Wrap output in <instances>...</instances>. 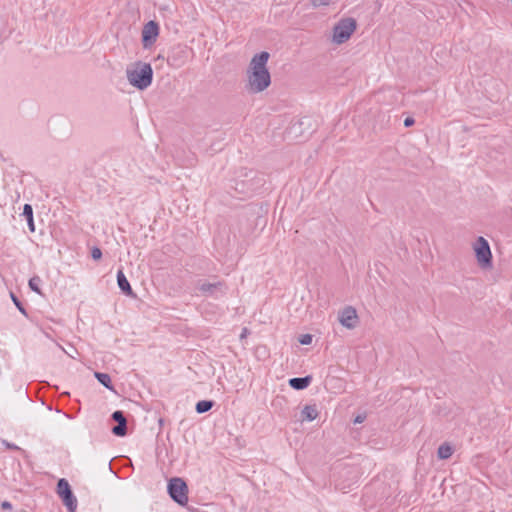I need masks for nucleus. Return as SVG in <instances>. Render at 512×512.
<instances>
[{
    "mask_svg": "<svg viewBox=\"0 0 512 512\" xmlns=\"http://www.w3.org/2000/svg\"><path fill=\"white\" fill-rule=\"evenodd\" d=\"M269 53L262 51L255 54L246 71V89L249 93L257 94L266 90L271 84V75L267 69Z\"/></svg>",
    "mask_w": 512,
    "mask_h": 512,
    "instance_id": "nucleus-1",
    "label": "nucleus"
},
{
    "mask_svg": "<svg viewBox=\"0 0 512 512\" xmlns=\"http://www.w3.org/2000/svg\"><path fill=\"white\" fill-rule=\"evenodd\" d=\"M128 82L139 90L148 88L153 79V70L149 63L135 62L126 70Z\"/></svg>",
    "mask_w": 512,
    "mask_h": 512,
    "instance_id": "nucleus-2",
    "label": "nucleus"
},
{
    "mask_svg": "<svg viewBox=\"0 0 512 512\" xmlns=\"http://www.w3.org/2000/svg\"><path fill=\"white\" fill-rule=\"evenodd\" d=\"M169 496L179 505L184 506L188 502V487L186 482L179 477L170 479L167 486Z\"/></svg>",
    "mask_w": 512,
    "mask_h": 512,
    "instance_id": "nucleus-3",
    "label": "nucleus"
},
{
    "mask_svg": "<svg viewBox=\"0 0 512 512\" xmlns=\"http://www.w3.org/2000/svg\"><path fill=\"white\" fill-rule=\"evenodd\" d=\"M356 30V21L353 18L341 19L333 28L332 40L336 44L346 42Z\"/></svg>",
    "mask_w": 512,
    "mask_h": 512,
    "instance_id": "nucleus-4",
    "label": "nucleus"
},
{
    "mask_svg": "<svg viewBox=\"0 0 512 512\" xmlns=\"http://www.w3.org/2000/svg\"><path fill=\"white\" fill-rule=\"evenodd\" d=\"M474 251L478 264L482 268L492 265V253L488 241L484 237H478L474 244Z\"/></svg>",
    "mask_w": 512,
    "mask_h": 512,
    "instance_id": "nucleus-5",
    "label": "nucleus"
},
{
    "mask_svg": "<svg viewBox=\"0 0 512 512\" xmlns=\"http://www.w3.org/2000/svg\"><path fill=\"white\" fill-rule=\"evenodd\" d=\"M57 494L69 512H75L77 509V499L74 496L68 481L64 478L57 483Z\"/></svg>",
    "mask_w": 512,
    "mask_h": 512,
    "instance_id": "nucleus-6",
    "label": "nucleus"
},
{
    "mask_svg": "<svg viewBox=\"0 0 512 512\" xmlns=\"http://www.w3.org/2000/svg\"><path fill=\"white\" fill-rule=\"evenodd\" d=\"M197 289L206 297L215 299L224 296L227 293V286L223 282H199Z\"/></svg>",
    "mask_w": 512,
    "mask_h": 512,
    "instance_id": "nucleus-7",
    "label": "nucleus"
},
{
    "mask_svg": "<svg viewBox=\"0 0 512 512\" xmlns=\"http://www.w3.org/2000/svg\"><path fill=\"white\" fill-rule=\"evenodd\" d=\"M338 320L347 329H354L359 322L357 311L352 306H346L338 314Z\"/></svg>",
    "mask_w": 512,
    "mask_h": 512,
    "instance_id": "nucleus-8",
    "label": "nucleus"
},
{
    "mask_svg": "<svg viewBox=\"0 0 512 512\" xmlns=\"http://www.w3.org/2000/svg\"><path fill=\"white\" fill-rule=\"evenodd\" d=\"M159 34V26L155 21H149L142 29V43L144 48L153 45Z\"/></svg>",
    "mask_w": 512,
    "mask_h": 512,
    "instance_id": "nucleus-9",
    "label": "nucleus"
},
{
    "mask_svg": "<svg viewBox=\"0 0 512 512\" xmlns=\"http://www.w3.org/2000/svg\"><path fill=\"white\" fill-rule=\"evenodd\" d=\"M112 419L117 422V425L112 428V433L120 437L125 436L127 434V420L124 413L120 410L114 411Z\"/></svg>",
    "mask_w": 512,
    "mask_h": 512,
    "instance_id": "nucleus-10",
    "label": "nucleus"
},
{
    "mask_svg": "<svg viewBox=\"0 0 512 512\" xmlns=\"http://www.w3.org/2000/svg\"><path fill=\"white\" fill-rule=\"evenodd\" d=\"M311 381V376L295 377L289 380V385L295 390H303L310 385Z\"/></svg>",
    "mask_w": 512,
    "mask_h": 512,
    "instance_id": "nucleus-11",
    "label": "nucleus"
},
{
    "mask_svg": "<svg viewBox=\"0 0 512 512\" xmlns=\"http://www.w3.org/2000/svg\"><path fill=\"white\" fill-rule=\"evenodd\" d=\"M117 284L121 291H123L127 295H132V288L130 283L128 282L124 272L122 270H118L117 272Z\"/></svg>",
    "mask_w": 512,
    "mask_h": 512,
    "instance_id": "nucleus-12",
    "label": "nucleus"
},
{
    "mask_svg": "<svg viewBox=\"0 0 512 512\" xmlns=\"http://www.w3.org/2000/svg\"><path fill=\"white\" fill-rule=\"evenodd\" d=\"M302 418L303 420L313 421L318 417V411L315 405H306L302 409Z\"/></svg>",
    "mask_w": 512,
    "mask_h": 512,
    "instance_id": "nucleus-13",
    "label": "nucleus"
},
{
    "mask_svg": "<svg viewBox=\"0 0 512 512\" xmlns=\"http://www.w3.org/2000/svg\"><path fill=\"white\" fill-rule=\"evenodd\" d=\"M23 216L26 218L29 230L31 232L35 231V225L33 220V208L30 204H25L23 207Z\"/></svg>",
    "mask_w": 512,
    "mask_h": 512,
    "instance_id": "nucleus-14",
    "label": "nucleus"
},
{
    "mask_svg": "<svg viewBox=\"0 0 512 512\" xmlns=\"http://www.w3.org/2000/svg\"><path fill=\"white\" fill-rule=\"evenodd\" d=\"M437 454L440 459H448L452 456L453 449L449 444L444 443L439 446Z\"/></svg>",
    "mask_w": 512,
    "mask_h": 512,
    "instance_id": "nucleus-15",
    "label": "nucleus"
},
{
    "mask_svg": "<svg viewBox=\"0 0 512 512\" xmlns=\"http://www.w3.org/2000/svg\"><path fill=\"white\" fill-rule=\"evenodd\" d=\"M214 406V402L210 400H201L196 404V412L199 414L208 412Z\"/></svg>",
    "mask_w": 512,
    "mask_h": 512,
    "instance_id": "nucleus-16",
    "label": "nucleus"
},
{
    "mask_svg": "<svg viewBox=\"0 0 512 512\" xmlns=\"http://www.w3.org/2000/svg\"><path fill=\"white\" fill-rule=\"evenodd\" d=\"M95 377L103 386L110 390L113 389L111 385V378L107 373L96 372Z\"/></svg>",
    "mask_w": 512,
    "mask_h": 512,
    "instance_id": "nucleus-17",
    "label": "nucleus"
},
{
    "mask_svg": "<svg viewBox=\"0 0 512 512\" xmlns=\"http://www.w3.org/2000/svg\"><path fill=\"white\" fill-rule=\"evenodd\" d=\"M40 281L41 280H40V278L38 276L32 277L29 280V287L31 288V290H33L34 292H36L38 294H41V291H40V288H39Z\"/></svg>",
    "mask_w": 512,
    "mask_h": 512,
    "instance_id": "nucleus-18",
    "label": "nucleus"
},
{
    "mask_svg": "<svg viewBox=\"0 0 512 512\" xmlns=\"http://www.w3.org/2000/svg\"><path fill=\"white\" fill-rule=\"evenodd\" d=\"M11 298H12L14 304L16 305V307L19 309V311L22 314L26 315V310L23 307L22 303L19 301V299L14 294H11Z\"/></svg>",
    "mask_w": 512,
    "mask_h": 512,
    "instance_id": "nucleus-19",
    "label": "nucleus"
},
{
    "mask_svg": "<svg viewBox=\"0 0 512 512\" xmlns=\"http://www.w3.org/2000/svg\"><path fill=\"white\" fill-rule=\"evenodd\" d=\"M91 257L94 259V260H100L101 257H102V251L100 248L98 247H93L91 249Z\"/></svg>",
    "mask_w": 512,
    "mask_h": 512,
    "instance_id": "nucleus-20",
    "label": "nucleus"
},
{
    "mask_svg": "<svg viewBox=\"0 0 512 512\" xmlns=\"http://www.w3.org/2000/svg\"><path fill=\"white\" fill-rule=\"evenodd\" d=\"M299 342L302 345H309L312 342V336L310 334H304L301 336Z\"/></svg>",
    "mask_w": 512,
    "mask_h": 512,
    "instance_id": "nucleus-21",
    "label": "nucleus"
},
{
    "mask_svg": "<svg viewBox=\"0 0 512 512\" xmlns=\"http://www.w3.org/2000/svg\"><path fill=\"white\" fill-rule=\"evenodd\" d=\"M3 444L8 448V449H11V450H19L20 448L13 444V443H9L7 441H3Z\"/></svg>",
    "mask_w": 512,
    "mask_h": 512,
    "instance_id": "nucleus-22",
    "label": "nucleus"
},
{
    "mask_svg": "<svg viewBox=\"0 0 512 512\" xmlns=\"http://www.w3.org/2000/svg\"><path fill=\"white\" fill-rule=\"evenodd\" d=\"M414 123H415V120H414L412 117H407V118L404 120V126H405V127H410V126H412Z\"/></svg>",
    "mask_w": 512,
    "mask_h": 512,
    "instance_id": "nucleus-23",
    "label": "nucleus"
},
{
    "mask_svg": "<svg viewBox=\"0 0 512 512\" xmlns=\"http://www.w3.org/2000/svg\"><path fill=\"white\" fill-rule=\"evenodd\" d=\"M1 508L3 510H10V509H12V504L9 501H3L1 503Z\"/></svg>",
    "mask_w": 512,
    "mask_h": 512,
    "instance_id": "nucleus-24",
    "label": "nucleus"
},
{
    "mask_svg": "<svg viewBox=\"0 0 512 512\" xmlns=\"http://www.w3.org/2000/svg\"><path fill=\"white\" fill-rule=\"evenodd\" d=\"M248 334H249V330H248V328L245 327V328L242 329V332L240 334V338L244 339V338L247 337Z\"/></svg>",
    "mask_w": 512,
    "mask_h": 512,
    "instance_id": "nucleus-25",
    "label": "nucleus"
},
{
    "mask_svg": "<svg viewBox=\"0 0 512 512\" xmlns=\"http://www.w3.org/2000/svg\"><path fill=\"white\" fill-rule=\"evenodd\" d=\"M365 417L364 416H361V415H358L356 418H355V423H362L364 421Z\"/></svg>",
    "mask_w": 512,
    "mask_h": 512,
    "instance_id": "nucleus-26",
    "label": "nucleus"
}]
</instances>
